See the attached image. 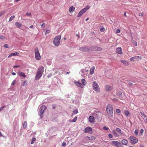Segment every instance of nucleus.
<instances>
[{
  "label": "nucleus",
  "mask_w": 147,
  "mask_h": 147,
  "mask_svg": "<svg viewBox=\"0 0 147 147\" xmlns=\"http://www.w3.org/2000/svg\"><path fill=\"white\" fill-rule=\"evenodd\" d=\"M106 111L108 116L109 117H113V108L111 105L108 104L107 105L106 108Z\"/></svg>",
  "instance_id": "nucleus-1"
},
{
  "label": "nucleus",
  "mask_w": 147,
  "mask_h": 147,
  "mask_svg": "<svg viewBox=\"0 0 147 147\" xmlns=\"http://www.w3.org/2000/svg\"><path fill=\"white\" fill-rule=\"evenodd\" d=\"M44 70V68L42 66L38 68L35 77V80H38L41 77L42 75Z\"/></svg>",
  "instance_id": "nucleus-2"
},
{
  "label": "nucleus",
  "mask_w": 147,
  "mask_h": 147,
  "mask_svg": "<svg viewBox=\"0 0 147 147\" xmlns=\"http://www.w3.org/2000/svg\"><path fill=\"white\" fill-rule=\"evenodd\" d=\"M61 38V36H58L56 37L53 41V43L54 45L58 46L59 45Z\"/></svg>",
  "instance_id": "nucleus-3"
},
{
  "label": "nucleus",
  "mask_w": 147,
  "mask_h": 147,
  "mask_svg": "<svg viewBox=\"0 0 147 147\" xmlns=\"http://www.w3.org/2000/svg\"><path fill=\"white\" fill-rule=\"evenodd\" d=\"M90 8L89 6H87L85 8H83L80 10L78 14L77 17H81L82 14L85 13L87 10Z\"/></svg>",
  "instance_id": "nucleus-4"
},
{
  "label": "nucleus",
  "mask_w": 147,
  "mask_h": 147,
  "mask_svg": "<svg viewBox=\"0 0 147 147\" xmlns=\"http://www.w3.org/2000/svg\"><path fill=\"white\" fill-rule=\"evenodd\" d=\"M47 108V107L45 105L42 106L40 108L39 115H40V118H42L43 117L42 114L45 110Z\"/></svg>",
  "instance_id": "nucleus-5"
},
{
  "label": "nucleus",
  "mask_w": 147,
  "mask_h": 147,
  "mask_svg": "<svg viewBox=\"0 0 147 147\" xmlns=\"http://www.w3.org/2000/svg\"><path fill=\"white\" fill-rule=\"evenodd\" d=\"M34 52L36 59L37 60H40L41 58V56L37 48L34 49Z\"/></svg>",
  "instance_id": "nucleus-6"
},
{
  "label": "nucleus",
  "mask_w": 147,
  "mask_h": 147,
  "mask_svg": "<svg viewBox=\"0 0 147 147\" xmlns=\"http://www.w3.org/2000/svg\"><path fill=\"white\" fill-rule=\"evenodd\" d=\"M129 139L131 141V143L133 144L137 143L138 142V139L134 136H131L129 138Z\"/></svg>",
  "instance_id": "nucleus-7"
},
{
  "label": "nucleus",
  "mask_w": 147,
  "mask_h": 147,
  "mask_svg": "<svg viewBox=\"0 0 147 147\" xmlns=\"http://www.w3.org/2000/svg\"><path fill=\"white\" fill-rule=\"evenodd\" d=\"M93 88L97 92H98L100 90V88L97 83L95 82H94L92 84Z\"/></svg>",
  "instance_id": "nucleus-8"
},
{
  "label": "nucleus",
  "mask_w": 147,
  "mask_h": 147,
  "mask_svg": "<svg viewBox=\"0 0 147 147\" xmlns=\"http://www.w3.org/2000/svg\"><path fill=\"white\" fill-rule=\"evenodd\" d=\"M79 50L82 52H87L90 51V47H82L79 48Z\"/></svg>",
  "instance_id": "nucleus-9"
},
{
  "label": "nucleus",
  "mask_w": 147,
  "mask_h": 147,
  "mask_svg": "<svg viewBox=\"0 0 147 147\" xmlns=\"http://www.w3.org/2000/svg\"><path fill=\"white\" fill-rule=\"evenodd\" d=\"M102 50V49L97 47H90V51H100Z\"/></svg>",
  "instance_id": "nucleus-10"
},
{
  "label": "nucleus",
  "mask_w": 147,
  "mask_h": 147,
  "mask_svg": "<svg viewBox=\"0 0 147 147\" xmlns=\"http://www.w3.org/2000/svg\"><path fill=\"white\" fill-rule=\"evenodd\" d=\"M84 132L86 133L91 134L92 133V129L90 127H87L85 129Z\"/></svg>",
  "instance_id": "nucleus-11"
},
{
  "label": "nucleus",
  "mask_w": 147,
  "mask_h": 147,
  "mask_svg": "<svg viewBox=\"0 0 147 147\" xmlns=\"http://www.w3.org/2000/svg\"><path fill=\"white\" fill-rule=\"evenodd\" d=\"M112 144L118 147H121V144L119 142L116 141H113L111 142Z\"/></svg>",
  "instance_id": "nucleus-12"
},
{
  "label": "nucleus",
  "mask_w": 147,
  "mask_h": 147,
  "mask_svg": "<svg viewBox=\"0 0 147 147\" xmlns=\"http://www.w3.org/2000/svg\"><path fill=\"white\" fill-rule=\"evenodd\" d=\"M140 57V59L141 58H142V57H141L140 56V57L139 56H135L134 57H132L131 58L130 60L132 61H136L140 59L139 58Z\"/></svg>",
  "instance_id": "nucleus-13"
},
{
  "label": "nucleus",
  "mask_w": 147,
  "mask_h": 147,
  "mask_svg": "<svg viewBox=\"0 0 147 147\" xmlns=\"http://www.w3.org/2000/svg\"><path fill=\"white\" fill-rule=\"evenodd\" d=\"M86 140H90L93 141L96 138L93 136H88L86 137Z\"/></svg>",
  "instance_id": "nucleus-14"
},
{
  "label": "nucleus",
  "mask_w": 147,
  "mask_h": 147,
  "mask_svg": "<svg viewBox=\"0 0 147 147\" xmlns=\"http://www.w3.org/2000/svg\"><path fill=\"white\" fill-rule=\"evenodd\" d=\"M116 53L118 54H122L123 53L122 49L121 47H119L116 50Z\"/></svg>",
  "instance_id": "nucleus-15"
},
{
  "label": "nucleus",
  "mask_w": 147,
  "mask_h": 147,
  "mask_svg": "<svg viewBox=\"0 0 147 147\" xmlns=\"http://www.w3.org/2000/svg\"><path fill=\"white\" fill-rule=\"evenodd\" d=\"M113 89V87L112 86L107 85L105 86V90L106 91H110Z\"/></svg>",
  "instance_id": "nucleus-16"
},
{
  "label": "nucleus",
  "mask_w": 147,
  "mask_h": 147,
  "mask_svg": "<svg viewBox=\"0 0 147 147\" xmlns=\"http://www.w3.org/2000/svg\"><path fill=\"white\" fill-rule=\"evenodd\" d=\"M18 74L20 76L23 78H26V76L24 72H22L21 71H19L18 73Z\"/></svg>",
  "instance_id": "nucleus-17"
},
{
  "label": "nucleus",
  "mask_w": 147,
  "mask_h": 147,
  "mask_svg": "<svg viewBox=\"0 0 147 147\" xmlns=\"http://www.w3.org/2000/svg\"><path fill=\"white\" fill-rule=\"evenodd\" d=\"M20 54L18 52H15L14 53H12L10 54L8 56V57L9 58L13 56H18Z\"/></svg>",
  "instance_id": "nucleus-18"
},
{
  "label": "nucleus",
  "mask_w": 147,
  "mask_h": 147,
  "mask_svg": "<svg viewBox=\"0 0 147 147\" xmlns=\"http://www.w3.org/2000/svg\"><path fill=\"white\" fill-rule=\"evenodd\" d=\"M131 42L132 43V44L135 45V46H137V42H136V41H134L133 39V38H132V35H131Z\"/></svg>",
  "instance_id": "nucleus-19"
},
{
  "label": "nucleus",
  "mask_w": 147,
  "mask_h": 147,
  "mask_svg": "<svg viewBox=\"0 0 147 147\" xmlns=\"http://www.w3.org/2000/svg\"><path fill=\"white\" fill-rule=\"evenodd\" d=\"M94 119L92 116H90L89 117V120L91 123L94 122Z\"/></svg>",
  "instance_id": "nucleus-20"
},
{
  "label": "nucleus",
  "mask_w": 147,
  "mask_h": 147,
  "mask_svg": "<svg viewBox=\"0 0 147 147\" xmlns=\"http://www.w3.org/2000/svg\"><path fill=\"white\" fill-rule=\"evenodd\" d=\"M75 8L74 6H71L69 7V10L70 13L73 12L75 10Z\"/></svg>",
  "instance_id": "nucleus-21"
},
{
  "label": "nucleus",
  "mask_w": 147,
  "mask_h": 147,
  "mask_svg": "<svg viewBox=\"0 0 147 147\" xmlns=\"http://www.w3.org/2000/svg\"><path fill=\"white\" fill-rule=\"evenodd\" d=\"M95 69V67L94 66L92 67L90 70V74L92 75L94 72V71Z\"/></svg>",
  "instance_id": "nucleus-22"
},
{
  "label": "nucleus",
  "mask_w": 147,
  "mask_h": 147,
  "mask_svg": "<svg viewBox=\"0 0 147 147\" xmlns=\"http://www.w3.org/2000/svg\"><path fill=\"white\" fill-rule=\"evenodd\" d=\"M74 83L76 85L79 87H81L82 86V84L80 82L78 81L74 82Z\"/></svg>",
  "instance_id": "nucleus-23"
},
{
  "label": "nucleus",
  "mask_w": 147,
  "mask_h": 147,
  "mask_svg": "<svg viewBox=\"0 0 147 147\" xmlns=\"http://www.w3.org/2000/svg\"><path fill=\"white\" fill-rule=\"evenodd\" d=\"M121 142L123 144L126 145L128 143V141L126 140L123 139L122 140Z\"/></svg>",
  "instance_id": "nucleus-24"
},
{
  "label": "nucleus",
  "mask_w": 147,
  "mask_h": 147,
  "mask_svg": "<svg viewBox=\"0 0 147 147\" xmlns=\"http://www.w3.org/2000/svg\"><path fill=\"white\" fill-rule=\"evenodd\" d=\"M116 131L120 135L122 134L121 130L120 128H117L116 129Z\"/></svg>",
  "instance_id": "nucleus-25"
},
{
  "label": "nucleus",
  "mask_w": 147,
  "mask_h": 147,
  "mask_svg": "<svg viewBox=\"0 0 147 147\" xmlns=\"http://www.w3.org/2000/svg\"><path fill=\"white\" fill-rule=\"evenodd\" d=\"M121 62L125 65H128V63L127 61H126L125 60H121Z\"/></svg>",
  "instance_id": "nucleus-26"
},
{
  "label": "nucleus",
  "mask_w": 147,
  "mask_h": 147,
  "mask_svg": "<svg viewBox=\"0 0 147 147\" xmlns=\"http://www.w3.org/2000/svg\"><path fill=\"white\" fill-rule=\"evenodd\" d=\"M81 82L82 85L85 86L86 84V81L85 79H82L81 80Z\"/></svg>",
  "instance_id": "nucleus-27"
},
{
  "label": "nucleus",
  "mask_w": 147,
  "mask_h": 147,
  "mask_svg": "<svg viewBox=\"0 0 147 147\" xmlns=\"http://www.w3.org/2000/svg\"><path fill=\"white\" fill-rule=\"evenodd\" d=\"M15 24L18 28H20L21 26V24L18 22H16Z\"/></svg>",
  "instance_id": "nucleus-28"
},
{
  "label": "nucleus",
  "mask_w": 147,
  "mask_h": 147,
  "mask_svg": "<svg viewBox=\"0 0 147 147\" xmlns=\"http://www.w3.org/2000/svg\"><path fill=\"white\" fill-rule=\"evenodd\" d=\"M113 133L114 134V135L116 137H118L119 136V135H118L116 132L115 131V130H113L112 131Z\"/></svg>",
  "instance_id": "nucleus-29"
},
{
  "label": "nucleus",
  "mask_w": 147,
  "mask_h": 147,
  "mask_svg": "<svg viewBox=\"0 0 147 147\" xmlns=\"http://www.w3.org/2000/svg\"><path fill=\"white\" fill-rule=\"evenodd\" d=\"M23 127L24 128H25L27 127V123L26 121H25L23 124Z\"/></svg>",
  "instance_id": "nucleus-30"
},
{
  "label": "nucleus",
  "mask_w": 147,
  "mask_h": 147,
  "mask_svg": "<svg viewBox=\"0 0 147 147\" xmlns=\"http://www.w3.org/2000/svg\"><path fill=\"white\" fill-rule=\"evenodd\" d=\"M27 85V81L26 80H25L23 84H22V86H26Z\"/></svg>",
  "instance_id": "nucleus-31"
},
{
  "label": "nucleus",
  "mask_w": 147,
  "mask_h": 147,
  "mask_svg": "<svg viewBox=\"0 0 147 147\" xmlns=\"http://www.w3.org/2000/svg\"><path fill=\"white\" fill-rule=\"evenodd\" d=\"M15 18V16L14 15L12 16H11L9 20V21H12Z\"/></svg>",
  "instance_id": "nucleus-32"
},
{
  "label": "nucleus",
  "mask_w": 147,
  "mask_h": 147,
  "mask_svg": "<svg viewBox=\"0 0 147 147\" xmlns=\"http://www.w3.org/2000/svg\"><path fill=\"white\" fill-rule=\"evenodd\" d=\"M124 113L125 115L127 116H128L129 115V112L127 110H125L124 111Z\"/></svg>",
  "instance_id": "nucleus-33"
},
{
  "label": "nucleus",
  "mask_w": 147,
  "mask_h": 147,
  "mask_svg": "<svg viewBox=\"0 0 147 147\" xmlns=\"http://www.w3.org/2000/svg\"><path fill=\"white\" fill-rule=\"evenodd\" d=\"M35 140H36V138H33L32 139V141L31 142V144H33V143H34V142L35 141Z\"/></svg>",
  "instance_id": "nucleus-34"
},
{
  "label": "nucleus",
  "mask_w": 147,
  "mask_h": 147,
  "mask_svg": "<svg viewBox=\"0 0 147 147\" xmlns=\"http://www.w3.org/2000/svg\"><path fill=\"white\" fill-rule=\"evenodd\" d=\"M73 113L74 114H77L78 113V110L77 109H75L73 111Z\"/></svg>",
  "instance_id": "nucleus-35"
},
{
  "label": "nucleus",
  "mask_w": 147,
  "mask_h": 147,
  "mask_svg": "<svg viewBox=\"0 0 147 147\" xmlns=\"http://www.w3.org/2000/svg\"><path fill=\"white\" fill-rule=\"evenodd\" d=\"M77 117H75L72 120V122H75L77 120Z\"/></svg>",
  "instance_id": "nucleus-36"
},
{
  "label": "nucleus",
  "mask_w": 147,
  "mask_h": 147,
  "mask_svg": "<svg viewBox=\"0 0 147 147\" xmlns=\"http://www.w3.org/2000/svg\"><path fill=\"white\" fill-rule=\"evenodd\" d=\"M103 129L104 130H109V129L108 127H106L105 126H104L103 127Z\"/></svg>",
  "instance_id": "nucleus-37"
},
{
  "label": "nucleus",
  "mask_w": 147,
  "mask_h": 147,
  "mask_svg": "<svg viewBox=\"0 0 147 147\" xmlns=\"http://www.w3.org/2000/svg\"><path fill=\"white\" fill-rule=\"evenodd\" d=\"M138 133V129H136L134 131V133L137 136Z\"/></svg>",
  "instance_id": "nucleus-38"
},
{
  "label": "nucleus",
  "mask_w": 147,
  "mask_h": 147,
  "mask_svg": "<svg viewBox=\"0 0 147 147\" xmlns=\"http://www.w3.org/2000/svg\"><path fill=\"white\" fill-rule=\"evenodd\" d=\"M140 113L141 115L143 116V117H144V118H145L146 117V115H145L144 113H142V112H140Z\"/></svg>",
  "instance_id": "nucleus-39"
},
{
  "label": "nucleus",
  "mask_w": 147,
  "mask_h": 147,
  "mask_svg": "<svg viewBox=\"0 0 147 147\" xmlns=\"http://www.w3.org/2000/svg\"><path fill=\"white\" fill-rule=\"evenodd\" d=\"M5 13V12L4 11H3L0 12V17L3 15Z\"/></svg>",
  "instance_id": "nucleus-40"
},
{
  "label": "nucleus",
  "mask_w": 147,
  "mask_h": 147,
  "mask_svg": "<svg viewBox=\"0 0 147 147\" xmlns=\"http://www.w3.org/2000/svg\"><path fill=\"white\" fill-rule=\"evenodd\" d=\"M5 38V37L3 35L0 36V39H4Z\"/></svg>",
  "instance_id": "nucleus-41"
},
{
  "label": "nucleus",
  "mask_w": 147,
  "mask_h": 147,
  "mask_svg": "<svg viewBox=\"0 0 147 147\" xmlns=\"http://www.w3.org/2000/svg\"><path fill=\"white\" fill-rule=\"evenodd\" d=\"M116 113H120V110L119 109H117L116 110Z\"/></svg>",
  "instance_id": "nucleus-42"
},
{
  "label": "nucleus",
  "mask_w": 147,
  "mask_h": 147,
  "mask_svg": "<svg viewBox=\"0 0 147 147\" xmlns=\"http://www.w3.org/2000/svg\"><path fill=\"white\" fill-rule=\"evenodd\" d=\"M143 132H144V129H141L140 130V133L141 134V135H142L143 134Z\"/></svg>",
  "instance_id": "nucleus-43"
},
{
  "label": "nucleus",
  "mask_w": 147,
  "mask_h": 147,
  "mask_svg": "<svg viewBox=\"0 0 147 147\" xmlns=\"http://www.w3.org/2000/svg\"><path fill=\"white\" fill-rule=\"evenodd\" d=\"M105 30V29L104 28H101L100 29V30L101 32H103Z\"/></svg>",
  "instance_id": "nucleus-44"
},
{
  "label": "nucleus",
  "mask_w": 147,
  "mask_h": 147,
  "mask_svg": "<svg viewBox=\"0 0 147 147\" xmlns=\"http://www.w3.org/2000/svg\"><path fill=\"white\" fill-rule=\"evenodd\" d=\"M16 83V82L15 80H13L12 83H11V85H15Z\"/></svg>",
  "instance_id": "nucleus-45"
},
{
  "label": "nucleus",
  "mask_w": 147,
  "mask_h": 147,
  "mask_svg": "<svg viewBox=\"0 0 147 147\" xmlns=\"http://www.w3.org/2000/svg\"><path fill=\"white\" fill-rule=\"evenodd\" d=\"M117 94L118 95H121L122 94V93L121 92H117Z\"/></svg>",
  "instance_id": "nucleus-46"
},
{
  "label": "nucleus",
  "mask_w": 147,
  "mask_h": 147,
  "mask_svg": "<svg viewBox=\"0 0 147 147\" xmlns=\"http://www.w3.org/2000/svg\"><path fill=\"white\" fill-rule=\"evenodd\" d=\"M108 136L110 138H113V136L111 134H109L108 135Z\"/></svg>",
  "instance_id": "nucleus-47"
},
{
  "label": "nucleus",
  "mask_w": 147,
  "mask_h": 147,
  "mask_svg": "<svg viewBox=\"0 0 147 147\" xmlns=\"http://www.w3.org/2000/svg\"><path fill=\"white\" fill-rule=\"evenodd\" d=\"M3 46L5 48H8L9 47L8 46V45L7 44H5Z\"/></svg>",
  "instance_id": "nucleus-48"
},
{
  "label": "nucleus",
  "mask_w": 147,
  "mask_h": 147,
  "mask_svg": "<svg viewBox=\"0 0 147 147\" xmlns=\"http://www.w3.org/2000/svg\"><path fill=\"white\" fill-rule=\"evenodd\" d=\"M116 32L117 33H119L120 32V30L119 29H117L116 30Z\"/></svg>",
  "instance_id": "nucleus-49"
},
{
  "label": "nucleus",
  "mask_w": 147,
  "mask_h": 147,
  "mask_svg": "<svg viewBox=\"0 0 147 147\" xmlns=\"http://www.w3.org/2000/svg\"><path fill=\"white\" fill-rule=\"evenodd\" d=\"M66 145V143L65 142H63L62 144V145L63 146H65Z\"/></svg>",
  "instance_id": "nucleus-50"
},
{
  "label": "nucleus",
  "mask_w": 147,
  "mask_h": 147,
  "mask_svg": "<svg viewBox=\"0 0 147 147\" xmlns=\"http://www.w3.org/2000/svg\"><path fill=\"white\" fill-rule=\"evenodd\" d=\"M5 107V106H3L2 107L0 108V111H2L3 109V108Z\"/></svg>",
  "instance_id": "nucleus-51"
},
{
  "label": "nucleus",
  "mask_w": 147,
  "mask_h": 147,
  "mask_svg": "<svg viewBox=\"0 0 147 147\" xmlns=\"http://www.w3.org/2000/svg\"><path fill=\"white\" fill-rule=\"evenodd\" d=\"M135 84H133L131 82H129V86H132L133 85H135Z\"/></svg>",
  "instance_id": "nucleus-52"
},
{
  "label": "nucleus",
  "mask_w": 147,
  "mask_h": 147,
  "mask_svg": "<svg viewBox=\"0 0 147 147\" xmlns=\"http://www.w3.org/2000/svg\"><path fill=\"white\" fill-rule=\"evenodd\" d=\"M50 30H47L46 31V34L49 33L50 32Z\"/></svg>",
  "instance_id": "nucleus-53"
},
{
  "label": "nucleus",
  "mask_w": 147,
  "mask_h": 147,
  "mask_svg": "<svg viewBox=\"0 0 147 147\" xmlns=\"http://www.w3.org/2000/svg\"><path fill=\"white\" fill-rule=\"evenodd\" d=\"M139 15L140 16H143V13H140L139 14Z\"/></svg>",
  "instance_id": "nucleus-54"
},
{
  "label": "nucleus",
  "mask_w": 147,
  "mask_h": 147,
  "mask_svg": "<svg viewBox=\"0 0 147 147\" xmlns=\"http://www.w3.org/2000/svg\"><path fill=\"white\" fill-rule=\"evenodd\" d=\"M26 14H27L28 16H31V13H26Z\"/></svg>",
  "instance_id": "nucleus-55"
},
{
  "label": "nucleus",
  "mask_w": 147,
  "mask_h": 147,
  "mask_svg": "<svg viewBox=\"0 0 147 147\" xmlns=\"http://www.w3.org/2000/svg\"><path fill=\"white\" fill-rule=\"evenodd\" d=\"M45 23H43L42 25H41V26L42 27H45Z\"/></svg>",
  "instance_id": "nucleus-56"
},
{
  "label": "nucleus",
  "mask_w": 147,
  "mask_h": 147,
  "mask_svg": "<svg viewBox=\"0 0 147 147\" xmlns=\"http://www.w3.org/2000/svg\"><path fill=\"white\" fill-rule=\"evenodd\" d=\"M20 66L19 65H15L13 66V67L14 68H17L18 67Z\"/></svg>",
  "instance_id": "nucleus-57"
},
{
  "label": "nucleus",
  "mask_w": 147,
  "mask_h": 147,
  "mask_svg": "<svg viewBox=\"0 0 147 147\" xmlns=\"http://www.w3.org/2000/svg\"><path fill=\"white\" fill-rule=\"evenodd\" d=\"M13 75H15L16 74L15 73L13 72L11 73Z\"/></svg>",
  "instance_id": "nucleus-58"
},
{
  "label": "nucleus",
  "mask_w": 147,
  "mask_h": 147,
  "mask_svg": "<svg viewBox=\"0 0 147 147\" xmlns=\"http://www.w3.org/2000/svg\"><path fill=\"white\" fill-rule=\"evenodd\" d=\"M34 27V26L33 25H31V26H30L29 27L30 28H33Z\"/></svg>",
  "instance_id": "nucleus-59"
},
{
  "label": "nucleus",
  "mask_w": 147,
  "mask_h": 147,
  "mask_svg": "<svg viewBox=\"0 0 147 147\" xmlns=\"http://www.w3.org/2000/svg\"><path fill=\"white\" fill-rule=\"evenodd\" d=\"M140 147H144V146L142 144H141L140 145Z\"/></svg>",
  "instance_id": "nucleus-60"
},
{
  "label": "nucleus",
  "mask_w": 147,
  "mask_h": 147,
  "mask_svg": "<svg viewBox=\"0 0 147 147\" xmlns=\"http://www.w3.org/2000/svg\"><path fill=\"white\" fill-rule=\"evenodd\" d=\"M52 106H53V108L54 109H55V107L54 105H53Z\"/></svg>",
  "instance_id": "nucleus-61"
},
{
  "label": "nucleus",
  "mask_w": 147,
  "mask_h": 147,
  "mask_svg": "<svg viewBox=\"0 0 147 147\" xmlns=\"http://www.w3.org/2000/svg\"><path fill=\"white\" fill-rule=\"evenodd\" d=\"M126 13H125H125H124V16H126Z\"/></svg>",
  "instance_id": "nucleus-62"
},
{
  "label": "nucleus",
  "mask_w": 147,
  "mask_h": 147,
  "mask_svg": "<svg viewBox=\"0 0 147 147\" xmlns=\"http://www.w3.org/2000/svg\"><path fill=\"white\" fill-rule=\"evenodd\" d=\"M145 121L146 122H147V117Z\"/></svg>",
  "instance_id": "nucleus-63"
},
{
  "label": "nucleus",
  "mask_w": 147,
  "mask_h": 147,
  "mask_svg": "<svg viewBox=\"0 0 147 147\" xmlns=\"http://www.w3.org/2000/svg\"><path fill=\"white\" fill-rule=\"evenodd\" d=\"M89 20V18H87V19L86 20V21H87L88 20Z\"/></svg>",
  "instance_id": "nucleus-64"
}]
</instances>
